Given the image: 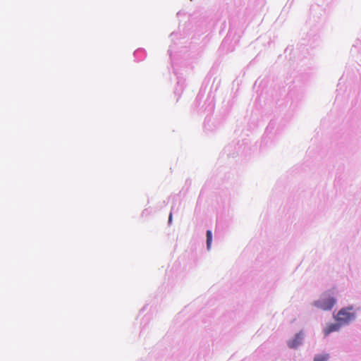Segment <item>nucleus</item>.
<instances>
[{"label": "nucleus", "instance_id": "1", "mask_svg": "<svg viewBox=\"0 0 361 361\" xmlns=\"http://www.w3.org/2000/svg\"><path fill=\"white\" fill-rule=\"evenodd\" d=\"M336 302V298L329 292H325L321 295L318 300L314 301V305L319 309L326 311L331 310Z\"/></svg>", "mask_w": 361, "mask_h": 361}, {"label": "nucleus", "instance_id": "2", "mask_svg": "<svg viewBox=\"0 0 361 361\" xmlns=\"http://www.w3.org/2000/svg\"><path fill=\"white\" fill-rule=\"evenodd\" d=\"M353 307L342 308L337 313L335 319L340 324H348L355 318V314L353 312Z\"/></svg>", "mask_w": 361, "mask_h": 361}, {"label": "nucleus", "instance_id": "3", "mask_svg": "<svg viewBox=\"0 0 361 361\" xmlns=\"http://www.w3.org/2000/svg\"><path fill=\"white\" fill-rule=\"evenodd\" d=\"M302 340V334L301 332L297 334L295 337L288 342V345L290 348H296L301 343Z\"/></svg>", "mask_w": 361, "mask_h": 361}, {"label": "nucleus", "instance_id": "4", "mask_svg": "<svg viewBox=\"0 0 361 361\" xmlns=\"http://www.w3.org/2000/svg\"><path fill=\"white\" fill-rule=\"evenodd\" d=\"M341 324H330L324 330L325 336L329 335L331 332L336 331L340 329Z\"/></svg>", "mask_w": 361, "mask_h": 361}, {"label": "nucleus", "instance_id": "5", "mask_svg": "<svg viewBox=\"0 0 361 361\" xmlns=\"http://www.w3.org/2000/svg\"><path fill=\"white\" fill-rule=\"evenodd\" d=\"M329 357V354L317 355L314 358V361H328Z\"/></svg>", "mask_w": 361, "mask_h": 361}, {"label": "nucleus", "instance_id": "6", "mask_svg": "<svg viewBox=\"0 0 361 361\" xmlns=\"http://www.w3.org/2000/svg\"><path fill=\"white\" fill-rule=\"evenodd\" d=\"M212 240V233L210 230H208L207 231V247L208 250H209L211 247Z\"/></svg>", "mask_w": 361, "mask_h": 361}, {"label": "nucleus", "instance_id": "7", "mask_svg": "<svg viewBox=\"0 0 361 361\" xmlns=\"http://www.w3.org/2000/svg\"><path fill=\"white\" fill-rule=\"evenodd\" d=\"M171 219H172V214H170L169 215V221L171 222Z\"/></svg>", "mask_w": 361, "mask_h": 361}]
</instances>
